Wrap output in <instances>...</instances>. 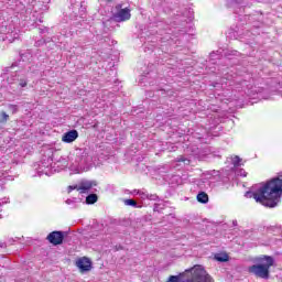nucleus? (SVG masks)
I'll use <instances>...</instances> for the list:
<instances>
[{
	"label": "nucleus",
	"mask_w": 282,
	"mask_h": 282,
	"mask_svg": "<svg viewBox=\"0 0 282 282\" xmlns=\"http://www.w3.org/2000/svg\"><path fill=\"white\" fill-rule=\"evenodd\" d=\"M6 242H0V248H6Z\"/></svg>",
	"instance_id": "27"
},
{
	"label": "nucleus",
	"mask_w": 282,
	"mask_h": 282,
	"mask_svg": "<svg viewBox=\"0 0 282 282\" xmlns=\"http://www.w3.org/2000/svg\"><path fill=\"white\" fill-rule=\"evenodd\" d=\"M73 164V169H76L78 173L80 171H85L87 166L91 163V156L87 153V150L85 149H77L75 152L68 156Z\"/></svg>",
	"instance_id": "5"
},
{
	"label": "nucleus",
	"mask_w": 282,
	"mask_h": 282,
	"mask_svg": "<svg viewBox=\"0 0 282 282\" xmlns=\"http://www.w3.org/2000/svg\"><path fill=\"white\" fill-rule=\"evenodd\" d=\"M238 175H240L241 177H246V170H240Z\"/></svg>",
	"instance_id": "25"
},
{
	"label": "nucleus",
	"mask_w": 282,
	"mask_h": 282,
	"mask_svg": "<svg viewBox=\"0 0 282 282\" xmlns=\"http://www.w3.org/2000/svg\"><path fill=\"white\" fill-rule=\"evenodd\" d=\"M219 58H221V52L216 51V52H212L209 54V61L210 63H213L214 65L217 63V61H219Z\"/></svg>",
	"instance_id": "14"
},
{
	"label": "nucleus",
	"mask_w": 282,
	"mask_h": 282,
	"mask_svg": "<svg viewBox=\"0 0 282 282\" xmlns=\"http://www.w3.org/2000/svg\"><path fill=\"white\" fill-rule=\"evenodd\" d=\"M253 263L249 267L248 272L257 276L258 279H264L268 281L270 279V268L274 265V258L271 256H259L253 259Z\"/></svg>",
	"instance_id": "3"
},
{
	"label": "nucleus",
	"mask_w": 282,
	"mask_h": 282,
	"mask_svg": "<svg viewBox=\"0 0 282 282\" xmlns=\"http://www.w3.org/2000/svg\"><path fill=\"white\" fill-rule=\"evenodd\" d=\"M134 193H137V195H140L141 199L149 198V193L147 191L134 189Z\"/></svg>",
	"instance_id": "20"
},
{
	"label": "nucleus",
	"mask_w": 282,
	"mask_h": 282,
	"mask_svg": "<svg viewBox=\"0 0 282 282\" xmlns=\"http://www.w3.org/2000/svg\"><path fill=\"white\" fill-rule=\"evenodd\" d=\"M76 265L80 270V272H89V270H91V260L84 257L76 261Z\"/></svg>",
	"instance_id": "10"
},
{
	"label": "nucleus",
	"mask_w": 282,
	"mask_h": 282,
	"mask_svg": "<svg viewBox=\"0 0 282 282\" xmlns=\"http://www.w3.org/2000/svg\"><path fill=\"white\" fill-rule=\"evenodd\" d=\"M231 164H234V166H241V158H239V156H234L232 159H231Z\"/></svg>",
	"instance_id": "21"
},
{
	"label": "nucleus",
	"mask_w": 282,
	"mask_h": 282,
	"mask_svg": "<svg viewBox=\"0 0 282 282\" xmlns=\"http://www.w3.org/2000/svg\"><path fill=\"white\" fill-rule=\"evenodd\" d=\"M177 162H184V164H186V165L191 164V160H188V159H186L184 156H180Z\"/></svg>",
	"instance_id": "23"
},
{
	"label": "nucleus",
	"mask_w": 282,
	"mask_h": 282,
	"mask_svg": "<svg viewBox=\"0 0 282 282\" xmlns=\"http://www.w3.org/2000/svg\"><path fill=\"white\" fill-rule=\"evenodd\" d=\"M248 199H254L267 208H276L282 197V175L273 177L267 183L259 185L256 191H249L245 194Z\"/></svg>",
	"instance_id": "1"
},
{
	"label": "nucleus",
	"mask_w": 282,
	"mask_h": 282,
	"mask_svg": "<svg viewBox=\"0 0 282 282\" xmlns=\"http://www.w3.org/2000/svg\"><path fill=\"white\" fill-rule=\"evenodd\" d=\"M1 217H3V215H2V214H0V219H1Z\"/></svg>",
	"instance_id": "32"
},
{
	"label": "nucleus",
	"mask_w": 282,
	"mask_h": 282,
	"mask_svg": "<svg viewBox=\"0 0 282 282\" xmlns=\"http://www.w3.org/2000/svg\"><path fill=\"white\" fill-rule=\"evenodd\" d=\"M148 199H150V202H156L158 196L156 194H148Z\"/></svg>",
	"instance_id": "24"
},
{
	"label": "nucleus",
	"mask_w": 282,
	"mask_h": 282,
	"mask_svg": "<svg viewBox=\"0 0 282 282\" xmlns=\"http://www.w3.org/2000/svg\"><path fill=\"white\" fill-rule=\"evenodd\" d=\"M232 224H234V226H237V220H234Z\"/></svg>",
	"instance_id": "31"
},
{
	"label": "nucleus",
	"mask_w": 282,
	"mask_h": 282,
	"mask_svg": "<svg viewBox=\"0 0 282 282\" xmlns=\"http://www.w3.org/2000/svg\"><path fill=\"white\" fill-rule=\"evenodd\" d=\"M20 56H21L22 61H25V58H23L25 56V54H21Z\"/></svg>",
	"instance_id": "29"
},
{
	"label": "nucleus",
	"mask_w": 282,
	"mask_h": 282,
	"mask_svg": "<svg viewBox=\"0 0 282 282\" xmlns=\"http://www.w3.org/2000/svg\"><path fill=\"white\" fill-rule=\"evenodd\" d=\"M164 208H166V203L162 202V203L154 204L153 210L154 213H162Z\"/></svg>",
	"instance_id": "17"
},
{
	"label": "nucleus",
	"mask_w": 282,
	"mask_h": 282,
	"mask_svg": "<svg viewBox=\"0 0 282 282\" xmlns=\"http://www.w3.org/2000/svg\"><path fill=\"white\" fill-rule=\"evenodd\" d=\"M215 260L219 261V263H226V261H228V254L217 253V254H215Z\"/></svg>",
	"instance_id": "16"
},
{
	"label": "nucleus",
	"mask_w": 282,
	"mask_h": 282,
	"mask_svg": "<svg viewBox=\"0 0 282 282\" xmlns=\"http://www.w3.org/2000/svg\"><path fill=\"white\" fill-rule=\"evenodd\" d=\"M54 159L47 158L43 159L36 167L37 175L41 177L42 175H46L47 177L54 175V173H61V171H64V169H67L69 166V162L67 161V158L61 156L58 160H56L54 163Z\"/></svg>",
	"instance_id": "2"
},
{
	"label": "nucleus",
	"mask_w": 282,
	"mask_h": 282,
	"mask_svg": "<svg viewBox=\"0 0 282 282\" xmlns=\"http://www.w3.org/2000/svg\"><path fill=\"white\" fill-rule=\"evenodd\" d=\"M9 69H14V64H13V65H11Z\"/></svg>",
	"instance_id": "30"
},
{
	"label": "nucleus",
	"mask_w": 282,
	"mask_h": 282,
	"mask_svg": "<svg viewBox=\"0 0 282 282\" xmlns=\"http://www.w3.org/2000/svg\"><path fill=\"white\" fill-rule=\"evenodd\" d=\"M94 186H98V182L83 178L75 186H69L68 191H78V193L85 194L89 193V191H91Z\"/></svg>",
	"instance_id": "7"
},
{
	"label": "nucleus",
	"mask_w": 282,
	"mask_h": 282,
	"mask_svg": "<svg viewBox=\"0 0 282 282\" xmlns=\"http://www.w3.org/2000/svg\"><path fill=\"white\" fill-rule=\"evenodd\" d=\"M226 1L229 8H243V6H246V3L243 2L245 0H226Z\"/></svg>",
	"instance_id": "12"
},
{
	"label": "nucleus",
	"mask_w": 282,
	"mask_h": 282,
	"mask_svg": "<svg viewBox=\"0 0 282 282\" xmlns=\"http://www.w3.org/2000/svg\"><path fill=\"white\" fill-rule=\"evenodd\" d=\"M8 109L12 113H18L19 112V107L17 105H13V104H9Z\"/></svg>",
	"instance_id": "22"
},
{
	"label": "nucleus",
	"mask_w": 282,
	"mask_h": 282,
	"mask_svg": "<svg viewBox=\"0 0 282 282\" xmlns=\"http://www.w3.org/2000/svg\"><path fill=\"white\" fill-rule=\"evenodd\" d=\"M10 120V115L6 111L0 112V124H6Z\"/></svg>",
	"instance_id": "18"
},
{
	"label": "nucleus",
	"mask_w": 282,
	"mask_h": 282,
	"mask_svg": "<svg viewBox=\"0 0 282 282\" xmlns=\"http://www.w3.org/2000/svg\"><path fill=\"white\" fill-rule=\"evenodd\" d=\"M47 241H50L53 246H61L65 239V232L63 231H52L46 237Z\"/></svg>",
	"instance_id": "8"
},
{
	"label": "nucleus",
	"mask_w": 282,
	"mask_h": 282,
	"mask_svg": "<svg viewBox=\"0 0 282 282\" xmlns=\"http://www.w3.org/2000/svg\"><path fill=\"white\" fill-rule=\"evenodd\" d=\"M96 202H98V195L97 194H89L88 196H86V204L88 206H90L91 204H96Z\"/></svg>",
	"instance_id": "15"
},
{
	"label": "nucleus",
	"mask_w": 282,
	"mask_h": 282,
	"mask_svg": "<svg viewBox=\"0 0 282 282\" xmlns=\"http://www.w3.org/2000/svg\"><path fill=\"white\" fill-rule=\"evenodd\" d=\"M131 195H138V192H135V189H133Z\"/></svg>",
	"instance_id": "28"
},
{
	"label": "nucleus",
	"mask_w": 282,
	"mask_h": 282,
	"mask_svg": "<svg viewBox=\"0 0 282 282\" xmlns=\"http://www.w3.org/2000/svg\"><path fill=\"white\" fill-rule=\"evenodd\" d=\"M113 21L117 23H122V21H129L131 19V10L124 8L120 9L117 13L112 15Z\"/></svg>",
	"instance_id": "9"
},
{
	"label": "nucleus",
	"mask_w": 282,
	"mask_h": 282,
	"mask_svg": "<svg viewBox=\"0 0 282 282\" xmlns=\"http://www.w3.org/2000/svg\"><path fill=\"white\" fill-rule=\"evenodd\" d=\"M69 3L67 17L75 21L83 19L87 12V2L85 0H70Z\"/></svg>",
	"instance_id": "6"
},
{
	"label": "nucleus",
	"mask_w": 282,
	"mask_h": 282,
	"mask_svg": "<svg viewBox=\"0 0 282 282\" xmlns=\"http://www.w3.org/2000/svg\"><path fill=\"white\" fill-rule=\"evenodd\" d=\"M126 206H132V208H142V206L138 205V202H135L134 199H126L124 200Z\"/></svg>",
	"instance_id": "19"
},
{
	"label": "nucleus",
	"mask_w": 282,
	"mask_h": 282,
	"mask_svg": "<svg viewBox=\"0 0 282 282\" xmlns=\"http://www.w3.org/2000/svg\"><path fill=\"white\" fill-rule=\"evenodd\" d=\"M7 83L9 84L10 90L15 94L17 96H21L28 87V75L23 74L22 72L15 70L11 75L7 77Z\"/></svg>",
	"instance_id": "4"
},
{
	"label": "nucleus",
	"mask_w": 282,
	"mask_h": 282,
	"mask_svg": "<svg viewBox=\"0 0 282 282\" xmlns=\"http://www.w3.org/2000/svg\"><path fill=\"white\" fill-rule=\"evenodd\" d=\"M66 204H67L68 206H72V204H74V199H69V198H68V199L66 200Z\"/></svg>",
	"instance_id": "26"
},
{
	"label": "nucleus",
	"mask_w": 282,
	"mask_h": 282,
	"mask_svg": "<svg viewBox=\"0 0 282 282\" xmlns=\"http://www.w3.org/2000/svg\"><path fill=\"white\" fill-rule=\"evenodd\" d=\"M75 140H78V131L77 130L67 131L62 137V142H66V144H72V142H75Z\"/></svg>",
	"instance_id": "11"
},
{
	"label": "nucleus",
	"mask_w": 282,
	"mask_h": 282,
	"mask_svg": "<svg viewBox=\"0 0 282 282\" xmlns=\"http://www.w3.org/2000/svg\"><path fill=\"white\" fill-rule=\"evenodd\" d=\"M196 199L199 204H208V194H206V192H199Z\"/></svg>",
	"instance_id": "13"
}]
</instances>
